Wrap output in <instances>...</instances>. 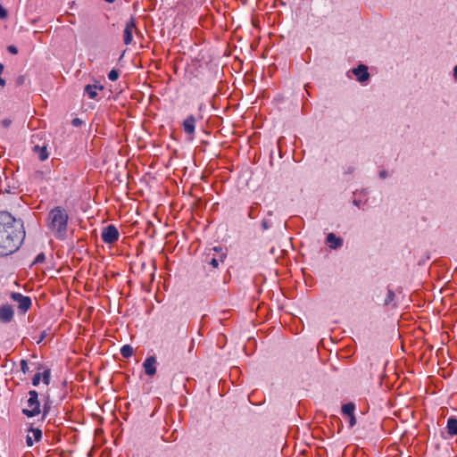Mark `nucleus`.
I'll return each instance as SVG.
<instances>
[{
    "mask_svg": "<svg viewBox=\"0 0 457 457\" xmlns=\"http://www.w3.org/2000/svg\"><path fill=\"white\" fill-rule=\"evenodd\" d=\"M213 251L218 252L219 256L218 257H215V256L211 257V253H208L205 256L204 262H207L209 265H211L212 269H217L219 267L220 263H222L224 262L225 254L223 253H221V248L214 247Z\"/></svg>",
    "mask_w": 457,
    "mask_h": 457,
    "instance_id": "7",
    "label": "nucleus"
},
{
    "mask_svg": "<svg viewBox=\"0 0 457 457\" xmlns=\"http://www.w3.org/2000/svg\"><path fill=\"white\" fill-rule=\"evenodd\" d=\"M137 31V22L134 17H131L125 25L123 30V43L129 46L133 41V34Z\"/></svg>",
    "mask_w": 457,
    "mask_h": 457,
    "instance_id": "6",
    "label": "nucleus"
},
{
    "mask_svg": "<svg viewBox=\"0 0 457 457\" xmlns=\"http://www.w3.org/2000/svg\"><path fill=\"white\" fill-rule=\"evenodd\" d=\"M353 73L356 76L357 80L361 83L367 81L370 78L368 67L363 64H360L358 67L353 69Z\"/></svg>",
    "mask_w": 457,
    "mask_h": 457,
    "instance_id": "10",
    "label": "nucleus"
},
{
    "mask_svg": "<svg viewBox=\"0 0 457 457\" xmlns=\"http://www.w3.org/2000/svg\"><path fill=\"white\" fill-rule=\"evenodd\" d=\"M70 216L62 206H54L46 216V223L49 233L58 240L67 238Z\"/></svg>",
    "mask_w": 457,
    "mask_h": 457,
    "instance_id": "2",
    "label": "nucleus"
},
{
    "mask_svg": "<svg viewBox=\"0 0 457 457\" xmlns=\"http://www.w3.org/2000/svg\"><path fill=\"white\" fill-rule=\"evenodd\" d=\"M8 51L13 54H17V48L14 46H8Z\"/></svg>",
    "mask_w": 457,
    "mask_h": 457,
    "instance_id": "27",
    "label": "nucleus"
},
{
    "mask_svg": "<svg viewBox=\"0 0 457 457\" xmlns=\"http://www.w3.org/2000/svg\"><path fill=\"white\" fill-rule=\"evenodd\" d=\"M45 260H46L45 253H40L35 258V260L33 262V264L43 263L45 262Z\"/></svg>",
    "mask_w": 457,
    "mask_h": 457,
    "instance_id": "21",
    "label": "nucleus"
},
{
    "mask_svg": "<svg viewBox=\"0 0 457 457\" xmlns=\"http://www.w3.org/2000/svg\"><path fill=\"white\" fill-rule=\"evenodd\" d=\"M119 72L117 70H114L112 69V71H110V72L108 73V79L112 81H116L118 79H119Z\"/></svg>",
    "mask_w": 457,
    "mask_h": 457,
    "instance_id": "18",
    "label": "nucleus"
},
{
    "mask_svg": "<svg viewBox=\"0 0 457 457\" xmlns=\"http://www.w3.org/2000/svg\"><path fill=\"white\" fill-rule=\"evenodd\" d=\"M10 297L18 303V308L22 313L27 312L30 309L32 302L29 296L23 295L19 292H12Z\"/></svg>",
    "mask_w": 457,
    "mask_h": 457,
    "instance_id": "5",
    "label": "nucleus"
},
{
    "mask_svg": "<svg viewBox=\"0 0 457 457\" xmlns=\"http://www.w3.org/2000/svg\"><path fill=\"white\" fill-rule=\"evenodd\" d=\"M41 380V373L37 372L34 375L32 378V384L33 386H37L40 383Z\"/></svg>",
    "mask_w": 457,
    "mask_h": 457,
    "instance_id": "23",
    "label": "nucleus"
},
{
    "mask_svg": "<svg viewBox=\"0 0 457 457\" xmlns=\"http://www.w3.org/2000/svg\"><path fill=\"white\" fill-rule=\"evenodd\" d=\"M79 123H80V120L79 119L73 120V124L74 125H79Z\"/></svg>",
    "mask_w": 457,
    "mask_h": 457,
    "instance_id": "30",
    "label": "nucleus"
},
{
    "mask_svg": "<svg viewBox=\"0 0 457 457\" xmlns=\"http://www.w3.org/2000/svg\"><path fill=\"white\" fill-rule=\"evenodd\" d=\"M26 443L28 446H32L34 444V441L32 440V437L30 436H27Z\"/></svg>",
    "mask_w": 457,
    "mask_h": 457,
    "instance_id": "26",
    "label": "nucleus"
},
{
    "mask_svg": "<svg viewBox=\"0 0 457 457\" xmlns=\"http://www.w3.org/2000/svg\"><path fill=\"white\" fill-rule=\"evenodd\" d=\"M195 123L196 120L193 114L188 115L183 121V129L185 133H187L190 137V139L194 138L195 132Z\"/></svg>",
    "mask_w": 457,
    "mask_h": 457,
    "instance_id": "8",
    "label": "nucleus"
},
{
    "mask_svg": "<svg viewBox=\"0 0 457 457\" xmlns=\"http://www.w3.org/2000/svg\"><path fill=\"white\" fill-rule=\"evenodd\" d=\"M349 418V426L352 428L356 424V419L353 416L348 417Z\"/></svg>",
    "mask_w": 457,
    "mask_h": 457,
    "instance_id": "25",
    "label": "nucleus"
},
{
    "mask_svg": "<svg viewBox=\"0 0 457 457\" xmlns=\"http://www.w3.org/2000/svg\"><path fill=\"white\" fill-rule=\"evenodd\" d=\"M120 233L118 228L110 224L106 227H104L101 233V238L104 243L105 244H113L119 240Z\"/></svg>",
    "mask_w": 457,
    "mask_h": 457,
    "instance_id": "4",
    "label": "nucleus"
},
{
    "mask_svg": "<svg viewBox=\"0 0 457 457\" xmlns=\"http://www.w3.org/2000/svg\"><path fill=\"white\" fill-rule=\"evenodd\" d=\"M447 432L450 436L457 435V419L449 418L447 420Z\"/></svg>",
    "mask_w": 457,
    "mask_h": 457,
    "instance_id": "14",
    "label": "nucleus"
},
{
    "mask_svg": "<svg viewBox=\"0 0 457 457\" xmlns=\"http://www.w3.org/2000/svg\"><path fill=\"white\" fill-rule=\"evenodd\" d=\"M262 226L263 229H268L270 228L269 223L266 220L262 221Z\"/></svg>",
    "mask_w": 457,
    "mask_h": 457,
    "instance_id": "28",
    "label": "nucleus"
},
{
    "mask_svg": "<svg viewBox=\"0 0 457 457\" xmlns=\"http://www.w3.org/2000/svg\"><path fill=\"white\" fill-rule=\"evenodd\" d=\"M41 378L43 379L44 384L49 385V383H50V370H44V372L41 374Z\"/></svg>",
    "mask_w": 457,
    "mask_h": 457,
    "instance_id": "17",
    "label": "nucleus"
},
{
    "mask_svg": "<svg viewBox=\"0 0 457 457\" xmlns=\"http://www.w3.org/2000/svg\"><path fill=\"white\" fill-rule=\"evenodd\" d=\"M133 353H134L133 347L131 345H124L120 348V354L124 358L131 357L133 355Z\"/></svg>",
    "mask_w": 457,
    "mask_h": 457,
    "instance_id": "16",
    "label": "nucleus"
},
{
    "mask_svg": "<svg viewBox=\"0 0 457 457\" xmlns=\"http://www.w3.org/2000/svg\"><path fill=\"white\" fill-rule=\"evenodd\" d=\"M25 237L22 224L8 212H0V256L16 252Z\"/></svg>",
    "mask_w": 457,
    "mask_h": 457,
    "instance_id": "1",
    "label": "nucleus"
},
{
    "mask_svg": "<svg viewBox=\"0 0 457 457\" xmlns=\"http://www.w3.org/2000/svg\"><path fill=\"white\" fill-rule=\"evenodd\" d=\"M48 411H49V407L47 406V404L46 403L44 405V408H43V413H44V416H46L47 413H48Z\"/></svg>",
    "mask_w": 457,
    "mask_h": 457,
    "instance_id": "29",
    "label": "nucleus"
},
{
    "mask_svg": "<svg viewBox=\"0 0 457 457\" xmlns=\"http://www.w3.org/2000/svg\"><path fill=\"white\" fill-rule=\"evenodd\" d=\"M143 367L146 375L153 377L156 374V359L154 356L147 357Z\"/></svg>",
    "mask_w": 457,
    "mask_h": 457,
    "instance_id": "11",
    "label": "nucleus"
},
{
    "mask_svg": "<svg viewBox=\"0 0 457 457\" xmlns=\"http://www.w3.org/2000/svg\"><path fill=\"white\" fill-rule=\"evenodd\" d=\"M394 298H395V293L393 292V290L388 289L387 294H386V298L385 300V304L388 305L391 302L394 301Z\"/></svg>",
    "mask_w": 457,
    "mask_h": 457,
    "instance_id": "19",
    "label": "nucleus"
},
{
    "mask_svg": "<svg viewBox=\"0 0 457 457\" xmlns=\"http://www.w3.org/2000/svg\"><path fill=\"white\" fill-rule=\"evenodd\" d=\"M104 1H105V2H107V3L112 4V3H113L115 0H104Z\"/></svg>",
    "mask_w": 457,
    "mask_h": 457,
    "instance_id": "33",
    "label": "nucleus"
},
{
    "mask_svg": "<svg viewBox=\"0 0 457 457\" xmlns=\"http://www.w3.org/2000/svg\"><path fill=\"white\" fill-rule=\"evenodd\" d=\"M103 86L98 85H87L84 88L85 93L90 99H96L98 96V91L103 90Z\"/></svg>",
    "mask_w": 457,
    "mask_h": 457,
    "instance_id": "13",
    "label": "nucleus"
},
{
    "mask_svg": "<svg viewBox=\"0 0 457 457\" xmlns=\"http://www.w3.org/2000/svg\"><path fill=\"white\" fill-rule=\"evenodd\" d=\"M386 172H385V171H381V172H380V177H381V178H386Z\"/></svg>",
    "mask_w": 457,
    "mask_h": 457,
    "instance_id": "32",
    "label": "nucleus"
},
{
    "mask_svg": "<svg viewBox=\"0 0 457 457\" xmlns=\"http://www.w3.org/2000/svg\"><path fill=\"white\" fill-rule=\"evenodd\" d=\"M27 406L28 408L22 410V413L28 418L37 416L40 413V403L38 401V394L36 390H30L29 392Z\"/></svg>",
    "mask_w": 457,
    "mask_h": 457,
    "instance_id": "3",
    "label": "nucleus"
},
{
    "mask_svg": "<svg viewBox=\"0 0 457 457\" xmlns=\"http://www.w3.org/2000/svg\"><path fill=\"white\" fill-rule=\"evenodd\" d=\"M453 75H454L455 79H457V65L454 67Z\"/></svg>",
    "mask_w": 457,
    "mask_h": 457,
    "instance_id": "31",
    "label": "nucleus"
},
{
    "mask_svg": "<svg viewBox=\"0 0 457 457\" xmlns=\"http://www.w3.org/2000/svg\"><path fill=\"white\" fill-rule=\"evenodd\" d=\"M7 17L6 10L0 4V18L5 19Z\"/></svg>",
    "mask_w": 457,
    "mask_h": 457,
    "instance_id": "24",
    "label": "nucleus"
},
{
    "mask_svg": "<svg viewBox=\"0 0 457 457\" xmlns=\"http://www.w3.org/2000/svg\"><path fill=\"white\" fill-rule=\"evenodd\" d=\"M249 217L250 218H253V215H252V210H250V212H249Z\"/></svg>",
    "mask_w": 457,
    "mask_h": 457,
    "instance_id": "34",
    "label": "nucleus"
},
{
    "mask_svg": "<svg viewBox=\"0 0 457 457\" xmlns=\"http://www.w3.org/2000/svg\"><path fill=\"white\" fill-rule=\"evenodd\" d=\"M46 158V155L41 156V160H45Z\"/></svg>",
    "mask_w": 457,
    "mask_h": 457,
    "instance_id": "35",
    "label": "nucleus"
},
{
    "mask_svg": "<svg viewBox=\"0 0 457 457\" xmlns=\"http://www.w3.org/2000/svg\"><path fill=\"white\" fill-rule=\"evenodd\" d=\"M355 405L353 403H345L342 406V412L347 417L354 415Z\"/></svg>",
    "mask_w": 457,
    "mask_h": 457,
    "instance_id": "15",
    "label": "nucleus"
},
{
    "mask_svg": "<svg viewBox=\"0 0 457 457\" xmlns=\"http://www.w3.org/2000/svg\"><path fill=\"white\" fill-rule=\"evenodd\" d=\"M14 312L11 305L4 304L0 306V320L8 323L13 319Z\"/></svg>",
    "mask_w": 457,
    "mask_h": 457,
    "instance_id": "9",
    "label": "nucleus"
},
{
    "mask_svg": "<svg viewBox=\"0 0 457 457\" xmlns=\"http://www.w3.org/2000/svg\"><path fill=\"white\" fill-rule=\"evenodd\" d=\"M31 432L33 434L32 438H34L35 441H39L42 437V432L38 428H33L31 429Z\"/></svg>",
    "mask_w": 457,
    "mask_h": 457,
    "instance_id": "20",
    "label": "nucleus"
},
{
    "mask_svg": "<svg viewBox=\"0 0 457 457\" xmlns=\"http://www.w3.org/2000/svg\"><path fill=\"white\" fill-rule=\"evenodd\" d=\"M2 69H3V65H2V64H0V70H2Z\"/></svg>",
    "mask_w": 457,
    "mask_h": 457,
    "instance_id": "36",
    "label": "nucleus"
},
{
    "mask_svg": "<svg viewBox=\"0 0 457 457\" xmlns=\"http://www.w3.org/2000/svg\"><path fill=\"white\" fill-rule=\"evenodd\" d=\"M21 371L26 374L27 372H29V364H28V361L26 360H21Z\"/></svg>",
    "mask_w": 457,
    "mask_h": 457,
    "instance_id": "22",
    "label": "nucleus"
},
{
    "mask_svg": "<svg viewBox=\"0 0 457 457\" xmlns=\"http://www.w3.org/2000/svg\"><path fill=\"white\" fill-rule=\"evenodd\" d=\"M327 242L331 249H337L343 245V240L334 233H329L327 236Z\"/></svg>",
    "mask_w": 457,
    "mask_h": 457,
    "instance_id": "12",
    "label": "nucleus"
}]
</instances>
